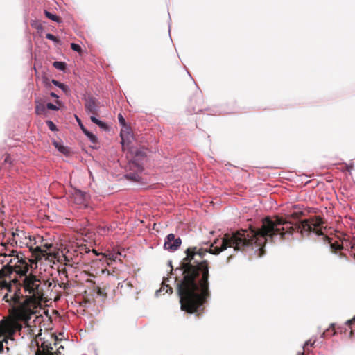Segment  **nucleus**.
I'll list each match as a JSON object with an SVG mask.
<instances>
[{
    "label": "nucleus",
    "mask_w": 355,
    "mask_h": 355,
    "mask_svg": "<svg viewBox=\"0 0 355 355\" xmlns=\"http://www.w3.org/2000/svg\"><path fill=\"white\" fill-rule=\"evenodd\" d=\"M46 123L50 130L55 132L58 130L56 125L51 120H47Z\"/></svg>",
    "instance_id": "obj_22"
},
{
    "label": "nucleus",
    "mask_w": 355,
    "mask_h": 355,
    "mask_svg": "<svg viewBox=\"0 0 355 355\" xmlns=\"http://www.w3.org/2000/svg\"><path fill=\"white\" fill-rule=\"evenodd\" d=\"M72 196L75 203L79 205L85 204L90 197L87 192L79 189H74Z\"/></svg>",
    "instance_id": "obj_8"
},
{
    "label": "nucleus",
    "mask_w": 355,
    "mask_h": 355,
    "mask_svg": "<svg viewBox=\"0 0 355 355\" xmlns=\"http://www.w3.org/2000/svg\"><path fill=\"white\" fill-rule=\"evenodd\" d=\"M124 178L128 180H132L134 182H139L141 178L139 176L138 173H130L124 175Z\"/></svg>",
    "instance_id": "obj_17"
},
{
    "label": "nucleus",
    "mask_w": 355,
    "mask_h": 355,
    "mask_svg": "<svg viewBox=\"0 0 355 355\" xmlns=\"http://www.w3.org/2000/svg\"><path fill=\"white\" fill-rule=\"evenodd\" d=\"M9 242L11 245L18 246L23 248L26 246L30 250H33V245L37 243L35 238H32L31 236L28 235L24 231L17 228L12 232V236L9 239Z\"/></svg>",
    "instance_id": "obj_4"
},
{
    "label": "nucleus",
    "mask_w": 355,
    "mask_h": 355,
    "mask_svg": "<svg viewBox=\"0 0 355 355\" xmlns=\"http://www.w3.org/2000/svg\"><path fill=\"white\" fill-rule=\"evenodd\" d=\"M232 254L228 256L227 258V262L229 263L230 261V260L232 259Z\"/></svg>",
    "instance_id": "obj_38"
},
{
    "label": "nucleus",
    "mask_w": 355,
    "mask_h": 355,
    "mask_svg": "<svg viewBox=\"0 0 355 355\" xmlns=\"http://www.w3.org/2000/svg\"><path fill=\"white\" fill-rule=\"evenodd\" d=\"M63 349H64V346L60 345L58 347L56 352H52V354H53V355H64L63 353H62V350Z\"/></svg>",
    "instance_id": "obj_26"
},
{
    "label": "nucleus",
    "mask_w": 355,
    "mask_h": 355,
    "mask_svg": "<svg viewBox=\"0 0 355 355\" xmlns=\"http://www.w3.org/2000/svg\"><path fill=\"white\" fill-rule=\"evenodd\" d=\"M329 331V329H327L326 331H324L320 336V338H325L328 337V332Z\"/></svg>",
    "instance_id": "obj_32"
},
{
    "label": "nucleus",
    "mask_w": 355,
    "mask_h": 355,
    "mask_svg": "<svg viewBox=\"0 0 355 355\" xmlns=\"http://www.w3.org/2000/svg\"><path fill=\"white\" fill-rule=\"evenodd\" d=\"M44 13L48 19L57 24H60L62 22V19L55 13H52L47 10H44Z\"/></svg>",
    "instance_id": "obj_13"
},
{
    "label": "nucleus",
    "mask_w": 355,
    "mask_h": 355,
    "mask_svg": "<svg viewBox=\"0 0 355 355\" xmlns=\"http://www.w3.org/2000/svg\"><path fill=\"white\" fill-rule=\"evenodd\" d=\"M1 342H3V344L5 343L7 345H8L9 340L8 338H3V340H1Z\"/></svg>",
    "instance_id": "obj_37"
},
{
    "label": "nucleus",
    "mask_w": 355,
    "mask_h": 355,
    "mask_svg": "<svg viewBox=\"0 0 355 355\" xmlns=\"http://www.w3.org/2000/svg\"><path fill=\"white\" fill-rule=\"evenodd\" d=\"M120 136H121V144L122 146H124L125 141H124V139H123V134H122V132H120Z\"/></svg>",
    "instance_id": "obj_36"
},
{
    "label": "nucleus",
    "mask_w": 355,
    "mask_h": 355,
    "mask_svg": "<svg viewBox=\"0 0 355 355\" xmlns=\"http://www.w3.org/2000/svg\"><path fill=\"white\" fill-rule=\"evenodd\" d=\"M53 67L56 69L65 73L67 68V64L65 62L55 61L53 62Z\"/></svg>",
    "instance_id": "obj_16"
},
{
    "label": "nucleus",
    "mask_w": 355,
    "mask_h": 355,
    "mask_svg": "<svg viewBox=\"0 0 355 355\" xmlns=\"http://www.w3.org/2000/svg\"><path fill=\"white\" fill-rule=\"evenodd\" d=\"M85 112L91 116H96L99 112V106L97 105V100L92 96H88L85 98Z\"/></svg>",
    "instance_id": "obj_7"
},
{
    "label": "nucleus",
    "mask_w": 355,
    "mask_h": 355,
    "mask_svg": "<svg viewBox=\"0 0 355 355\" xmlns=\"http://www.w3.org/2000/svg\"><path fill=\"white\" fill-rule=\"evenodd\" d=\"M46 38L49 40L53 41L55 44H60V43H61L60 40L58 39L57 37H55L52 33H46Z\"/></svg>",
    "instance_id": "obj_21"
},
{
    "label": "nucleus",
    "mask_w": 355,
    "mask_h": 355,
    "mask_svg": "<svg viewBox=\"0 0 355 355\" xmlns=\"http://www.w3.org/2000/svg\"><path fill=\"white\" fill-rule=\"evenodd\" d=\"M52 284H53L52 282H51V281H50V280L49 279V280H46V282L42 284V286H43V287H44V286H46V287H47V288H48V289H49V288L51 287Z\"/></svg>",
    "instance_id": "obj_30"
},
{
    "label": "nucleus",
    "mask_w": 355,
    "mask_h": 355,
    "mask_svg": "<svg viewBox=\"0 0 355 355\" xmlns=\"http://www.w3.org/2000/svg\"><path fill=\"white\" fill-rule=\"evenodd\" d=\"M118 121H119V125L121 127L125 128L126 130H130V125L127 124L125 118L123 117V116L121 113H119L118 114Z\"/></svg>",
    "instance_id": "obj_19"
},
{
    "label": "nucleus",
    "mask_w": 355,
    "mask_h": 355,
    "mask_svg": "<svg viewBox=\"0 0 355 355\" xmlns=\"http://www.w3.org/2000/svg\"><path fill=\"white\" fill-rule=\"evenodd\" d=\"M75 117H76V121H77L80 130H82V132H83V130L85 131L86 130H87L85 127V125L83 124L81 119L77 115H75Z\"/></svg>",
    "instance_id": "obj_24"
},
{
    "label": "nucleus",
    "mask_w": 355,
    "mask_h": 355,
    "mask_svg": "<svg viewBox=\"0 0 355 355\" xmlns=\"http://www.w3.org/2000/svg\"><path fill=\"white\" fill-rule=\"evenodd\" d=\"M182 244V239L174 234H168L164 240V248L171 252L177 250Z\"/></svg>",
    "instance_id": "obj_6"
},
{
    "label": "nucleus",
    "mask_w": 355,
    "mask_h": 355,
    "mask_svg": "<svg viewBox=\"0 0 355 355\" xmlns=\"http://www.w3.org/2000/svg\"><path fill=\"white\" fill-rule=\"evenodd\" d=\"M31 26L37 30L42 29V25L41 24H36L35 22H33L31 24Z\"/></svg>",
    "instance_id": "obj_31"
},
{
    "label": "nucleus",
    "mask_w": 355,
    "mask_h": 355,
    "mask_svg": "<svg viewBox=\"0 0 355 355\" xmlns=\"http://www.w3.org/2000/svg\"><path fill=\"white\" fill-rule=\"evenodd\" d=\"M35 250H37V251H39V252H42V248H41V247H40V246H37H37L35 247Z\"/></svg>",
    "instance_id": "obj_39"
},
{
    "label": "nucleus",
    "mask_w": 355,
    "mask_h": 355,
    "mask_svg": "<svg viewBox=\"0 0 355 355\" xmlns=\"http://www.w3.org/2000/svg\"><path fill=\"white\" fill-rule=\"evenodd\" d=\"M4 349V345L3 342L0 341V353L3 352Z\"/></svg>",
    "instance_id": "obj_35"
},
{
    "label": "nucleus",
    "mask_w": 355,
    "mask_h": 355,
    "mask_svg": "<svg viewBox=\"0 0 355 355\" xmlns=\"http://www.w3.org/2000/svg\"><path fill=\"white\" fill-rule=\"evenodd\" d=\"M134 155L130 163L137 168L139 172H142L144 170L143 164L146 158V153L142 149H136L132 151Z\"/></svg>",
    "instance_id": "obj_5"
},
{
    "label": "nucleus",
    "mask_w": 355,
    "mask_h": 355,
    "mask_svg": "<svg viewBox=\"0 0 355 355\" xmlns=\"http://www.w3.org/2000/svg\"><path fill=\"white\" fill-rule=\"evenodd\" d=\"M332 250L336 253L341 250V246L339 243H334L331 245Z\"/></svg>",
    "instance_id": "obj_25"
},
{
    "label": "nucleus",
    "mask_w": 355,
    "mask_h": 355,
    "mask_svg": "<svg viewBox=\"0 0 355 355\" xmlns=\"http://www.w3.org/2000/svg\"><path fill=\"white\" fill-rule=\"evenodd\" d=\"M4 162L5 163L11 164V161H10V155H7L6 157H5Z\"/></svg>",
    "instance_id": "obj_34"
},
{
    "label": "nucleus",
    "mask_w": 355,
    "mask_h": 355,
    "mask_svg": "<svg viewBox=\"0 0 355 355\" xmlns=\"http://www.w3.org/2000/svg\"><path fill=\"white\" fill-rule=\"evenodd\" d=\"M35 112L37 115L46 114V105L40 101V99H35Z\"/></svg>",
    "instance_id": "obj_11"
},
{
    "label": "nucleus",
    "mask_w": 355,
    "mask_h": 355,
    "mask_svg": "<svg viewBox=\"0 0 355 355\" xmlns=\"http://www.w3.org/2000/svg\"><path fill=\"white\" fill-rule=\"evenodd\" d=\"M187 74L189 75V76L191 78H192L191 75L190 74V73H189V71L188 70H187Z\"/></svg>",
    "instance_id": "obj_41"
},
{
    "label": "nucleus",
    "mask_w": 355,
    "mask_h": 355,
    "mask_svg": "<svg viewBox=\"0 0 355 355\" xmlns=\"http://www.w3.org/2000/svg\"><path fill=\"white\" fill-rule=\"evenodd\" d=\"M170 28H171V25L169 24L168 25V31H170Z\"/></svg>",
    "instance_id": "obj_43"
},
{
    "label": "nucleus",
    "mask_w": 355,
    "mask_h": 355,
    "mask_svg": "<svg viewBox=\"0 0 355 355\" xmlns=\"http://www.w3.org/2000/svg\"><path fill=\"white\" fill-rule=\"evenodd\" d=\"M49 94L52 98H56L57 100L59 98V96L53 92H50Z\"/></svg>",
    "instance_id": "obj_33"
},
{
    "label": "nucleus",
    "mask_w": 355,
    "mask_h": 355,
    "mask_svg": "<svg viewBox=\"0 0 355 355\" xmlns=\"http://www.w3.org/2000/svg\"><path fill=\"white\" fill-rule=\"evenodd\" d=\"M51 83L55 85V87H58L60 88L67 96H69L71 94V89L69 87L62 83H60V81L52 79Z\"/></svg>",
    "instance_id": "obj_12"
},
{
    "label": "nucleus",
    "mask_w": 355,
    "mask_h": 355,
    "mask_svg": "<svg viewBox=\"0 0 355 355\" xmlns=\"http://www.w3.org/2000/svg\"><path fill=\"white\" fill-rule=\"evenodd\" d=\"M6 349L7 352H8L10 351V348L8 347H6Z\"/></svg>",
    "instance_id": "obj_42"
},
{
    "label": "nucleus",
    "mask_w": 355,
    "mask_h": 355,
    "mask_svg": "<svg viewBox=\"0 0 355 355\" xmlns=\"http://www.w3.org/2000/svg\"><path fill=\"white\" fill-rule=\"evenodd\" d=\"M316 341H317V340L315 338L314 339H313V338H311V339H309V340L306 341L304 343L302 348L304 349V350H307V352H309V349H307V347L308 346H310L312 347H315Z\"/></svg>",
    "instance_id": "obj_20"
},
{
    "label": "nucleus",
    "mask_w": 355,
    "mask_h": 355,
    "mask_svg": "<svg viewBox=\"0 0 355 355\" xmlns=\"http://www.w3.org/2000/svg\"><path fill=\"white\" fill-rule=\"evenodd\" d=\"M56 105L49 102L46 105V110H51L53 111H58L60 110V106L63 105V103L60 100H56L55 101Z\"/></svg>",
    "instance_id": "obj_15"
},
{
    "label": "nucleus",
    "mask_w": 355,
    "mask_h": 355,
    "mask_svg": "<svg viewBox=\"0 0 355 355\" xmlns=\"http://www.w3.org/2000/svg\"><path fill=\"white\" fill-rule=\"evenodd\" d=\"M329 331L328 332V336H333L335 335L334 323H331L329 328Z\"/></svg>",
    "instance_id": "obj_27"
},
{
    "label": "nucleus",
    "mask_w": 355,
    "mask_h": 355,
    "mask_svg": "<svg viewBox=\"0 0 355 355\" xmlns=\"http://www.w3.org/2000/svg\"><path fill=\"white\" fill-rule=\"evenodd\" d=\"M103 256L110 261H116L117 257L119 255H121V253L119 252H115V251H108L104 254H103Z\"/></svg>",
    "instance_id": "obj_14"
},
{
    "label": "nucleus",
    "mask_w": 355,
    "mask_h": 355,
    "mask_svg": "<svg viewBox=\"0 0 355 355\" xmlns=\"http://www.w3.org/2000/svg\"><path fill=\"white\" fill-rule=\"evenodd\" d=\"M347 169H348L349 171H350V168H349V166H347Z\"/></svg>",
    "instance_id": "obj_44"
},
{
    "label": "nucleus",
    "mask_w": 355,
    "mask_h": 355,
    "mask_svg": "<svg viewBox=\"0 0 355 355\" xmlns=\"http://www.w3.org/2000/svg\"><path fill=\"white\" fill-rule=\"evenodd\" d=\"M306 350H302V352H299L297 355H304Z\"/></svg>",
    "instance_id": "obj_40"
},
{
    "label": "nucleus",
    "mask_w": 355,
    "mask_h": 355,
    "mask_svg": "<svg viewBox=\"0 0 355 355\" xmlns=\"http://www.w3.org/2000/svg\"><path fill=\"white\" fill-rule=\"evenodd\" d=\"M295 232L302 236H323L321 219L305 220L298 225H293L283 218H263L260 229L250 232L241 230L232 234H225L215 239L209 248L190 247L185 250L186 257L180 262V266L168 277H164L162 288L157 290L155 296L162 291L171 293L172 288L167 284L171 279L177 282V291L180 308L188 313H196L200 315L209 297V266L204 259L207 253L217 255L227 248L232 252H245L249 255L261 257L265 254V245L270 240L272 243L291 239Z\"/></svg>",
    "instance_id": "obj_1"
},
{
    "label": "nucleus",
    "mask_w": 355,
    "mask_h": 355,
    "mask_svg": "<svg viewBox=\"0 0 355 355\" xmlns=\"http://www.w3.org/2000/svg\"><path fill=\"white\" fill-rule=\"evenodd\" d=\"M52 144L56 148V150L63 154L65 156H69L71 153V150L69 146H65L62 139H52Z\"/></svg>",
    "instance_id": "obj_9"
},
{
    "label": "nucleus",
    "mask_w": 355,
    "mask_h": 355,
    "mask_svg": "<svg viewBox=\"0 0 355 355\" xmlns=\"http://www.w3.org/2000/svg\"><path fill=\"white\" fill-rule=\"evenodd\" d=\"M70 46H71V49L74 51H76L78 53H80L82 51L81 46L77 43H74V42L71 43Z\"/></svg>",
    "instance_id": "obj_23"
},
{
    "label": "nucleus",
    "mask_w": 355,
    "mask_h": 355,
    "mask_svg": "<svg viewBox=\"0 0 355 355\" xmlns=\"http://www.w3.org/2000/svg\"><path fill=\"white\" fill-rule=\"evenodd\" d=\"M96 293L99 296H105V293H104V291L102 290V288H101L100 287H98L96 288Z\"/></svg>",
    "instance_id": "obj_28"
},
{
    "label": "nucleus",
    "mask_w": 355,
    "mask_h": 355,
    "mask_svg": "<svg viewBox=\"0 0 355 355\" xmlns=\"http://www.w3.org/2000/svg\"><path fill=\"white\" fill-rule=\"evenodd\" d=\"M234 108H230L227 105H214L205 108H196L195 107H189L187 112L189 114H197L202 113L208 116H217L235 112Z\"/></svg>",
    "instance_id": "obj_3"
},
{
    "label": "nucleus",
    "mask_w": 355,
    "mask_h": 355,
    "mask_svg": "<svg viewBox=\"0 0 355 355\" xmlns=\"http://www.w3.org/2000/svg\"><path fill=\"white\" fill-rule=\"evenodd\" d=\"M90 120L93 123L97 125L103 131L109 132L110 130V127L108 125V124L98 119L96 116H90Z\"/></svg>",
    "instance_id": "obj_10"
},
{
    "label": "nucleus",
    "mask_w": 355,
    "mask_h": 355,
    "mask_svg": "<svg viewBox=\"0 0 355 355\" xmlns=\"http://www.w3.org/2000/svg\"><path fill=\"white\" fill-rule=\"evenodd\" d=\"M83 134L88 138L90 142L92 144H96L98 142V137L96 135L92 133V132L89 131L88 130H86L85 131L83 130Z\"/></svg>",
    "instance_id": "obj_18"
},
{
    "label": "nucleus",
    "mask_w": 355,
    "mask_h": 355,
    "mask_svg": "<svg viewBox=\"0 0 355 355\" xmlns=\"http://www.w3.org/2000/svg\"><path fill=\"white\" fill-rule=\"evenodd\" d=\"M43 83L45 85L46 87H50L51 84L49 83V80L46 77L43 78Z\"/></svg>",
    "instance_id": "obj_29"
},
{
    "label": "nucleus",
    "mask_w": 355,
    "mask_h": 355,
    "mask_svg": "<svg viewBox=\"0 0 355 355\" xmlns=\"http://www.w3.org/2000/svg\"><path fill=\"white\" fill-rule=\"evenodd\" d=\"M22 285L26 292L34 297L41 299L44 297V289L40 279L32 274H25L22 279Z\"/></svg>",
    "instance_id": "obj_2"
}]
</instances>
